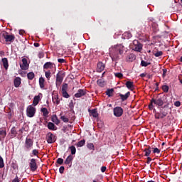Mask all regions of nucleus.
Here are the masks:
<instances>
[{"instance_id":"obj_38","label":"nucleus","mask_w":182,"mask_h":182,"mask_svg":"<svg viewBox=\"0 0 182 182\" xmlns=\"http://www.w3.org/2000/svg\"><path fill=\"white\" fill-rule=\"evenodd\" d=\"M11 134L14 135V136H16L17 131H16V127H15V126H14V127L11 128Z\"/></svg>"},{"instance_id":"obj_60","label":"nucleus","mask_w":182,"mask_h":182,"mask_svg":"<svg viewBox=\"0 0 182 182\" xmlns=\"http://www.w3.org/2000/svg\"><path fill=\"white\" fill-rule=\"evenodd\" d=\"M33 46H34L36 48H38V46H40V43H33Z\"/></svg>"},{"instance_id":"obj_63","label":"nucleus","mask_w":182,"mask_h":182,"mask_svg":"<svg viewBox=\"0 0 182 182\" xmlns=\"http://www.w3.org/2000/svg\"><path fill=\"white\" fill-rule=\"evenodd\" d=\"M180 82L182 84V75L181 77H178Z\"/></svg>"},{"instance_id":"obj_33","label":"nucleus","mask_w":182,"mask_h":182,"mask_svg":"<svg viewBox=\"0 0 182 182\" xmlns=\"http://www.w3.org/2000/svg\"><path fill=\"white\" fill-rule=\"evenodd\" d=\"M114 92V90L113 88H112V89H107V90L106 91V95H107L108 97H112Z\"/></svg>"},{"instance_id":"obj_24","label":"nucleus","mask_w":182,"mask_h":182,"mask_svg":"<svg viewBox=\"0 0 182 182\" xmlns=\"http://www.w3.org/2000/svg\"><path fill=\"white\" fill-rule=\"evenodd\" d=\"M72 161H73V155H68V156L65 159L64 164H72Z\"/></svg>"},{"instance_id":"obj_11","label":"nucleus","mask_w":182,"mask_h":182,"mask_svg":"<svg viewBox=\"0 0 182 182\" xmlns=\"http://www.w3.org/2000/svg\"><path fill=\"white\" fill-rule=\"evenodd\" d=\"M29 167L31 171H36V170H38V166L36 159L33 158L30 160Z\"/></svg>"},{"instance_id":"obj_10","label":"nucleus","mask_w":182,"mask_h":182,"mask_svg":"<svg viewBox=\"0 0 182 182\" xmlns=\"http://www.w3.org/2000/svg\"><path fill=\"white\" fill-rule=\"evenodd\" d=\"M68 83H63L61 92L64 98H69V97H70V95L68 93Z\"/></svg>"},{"instance_id":"obj_8","label":"nucleus","mask_w":182,"mask_h":182,"mask_svg":"<svg viewBox=\"0 0 182 182\" xmlns=\"http://www.w3.org/2000/svg\"><path fill=\"white\" fill-rule=\"evenodd\" d=\"M36 113V108L35 107H33L32 105L27 107L26 114L28 117H33Z\"/></svg>"},{"instance_id":"obj_39","label":"nucleus","mask_w":182,"mask_h":182,"mask_svg":"<svg viewBox=\"0 0 182 182\" xmlns=\"http://www.w3.org/2000/svg\"><path fill=\"white\" fill-rule=\"evenodd\" d=\"M4 161L2 156L0 155V168H4Z\"/></svg>"},{"instance_id":"obj_27","label":"nucleus","mask_w":182,"mask_h":182,"mask_svg":"<svg viewBox=\"0 0 182 182\" xmlns=\"http://www.w3.org/2000/svg\"><path fill=\"white\" fill-rule=\"evenodd\" d=\"M39 85H40V87L41 89L45 88V79L43 77H41L39 79Z\"/></svg>"},{"instance_id":"obj_29","label":"nucleus","mask_w":182,"mask_h":182,"mask_svg":"<svg viewBox=\"0 0 182 182\" xmlns=\"http://www.w3.org/2000/svg\"><path fill=\"white\" fill-rule=\"evenodd\" d=\"M97 84L98 85V86H100L101 87H103L105 86V82L104 80H102V79L97 80Z\"/></svg>"},{"instance_id":"obj_36","label":"nucleus","mask_w":182,"mask_h":182,"mask_svg":"<svg viewBox=\"0 0 182 182\" xmlns=\"http://www.w3.org/2000/svg\"><path fill=\"white\" fill-rule=\"evenodd\" d=\"M70 150L71 151V154L74 155L76 153V147L74 146V145H71V146L69 147Z\"/></svg>"},{"instance_id":"obj_3","label":"nucleus","mask_w":182,"mask_h":182,"mask_svg":"<svg viewBox=\"0 0 182 182\" xmlns=\"http://www.w3.org/2000/svg\"><path fill=\"white\" fill-rule=\"evenodd\" d=\"M166 105L159 108V113L156 114V119H163L168 115V109H167Z\"/></svg>"},{"instance_id":"obj_62","label":"nucleus","mask_w":182,"mask_h":182,"mask_svg":"<svg viewBox=\"0 0 182 182\" xmlns=\"http://www.w3.org/2000/svg\"><path fill=\"white\" fill-rule=\"evenodd\" d=\"M146 73H141V75H140V77H146Z\"/></svg>"},{"instance_id":"obj_45","label":"nucleus","mask_w":182,"mask_h":182,"mask_svg":"<svg viewBox=\"0 0 182 182\" xmlns=\"http://www.w3.org/2000/svg\"><path fill=\"white\" fill-rule=\"evenodd\" d=\"M87 146L90 150H93L95 149V146H94L93 143H88Z\"/></svg>"},{"instance_id":"obj_35","label":"nucleus","mask_w":182,"mask_h":182,"mask_svg":"<svg viewBox=\"0 0 182 182\" xmlns=\"http://www.w3.org/2000/svg\"><path fill=\"white\" fill-rule=\"evenodd\" d=\"M45 75L46 77L47 78L48 80H50V77H51V72L50 70H48V71L45 72Z\"/></svg>"},{"instance_id":"obj_16","label":"nucleus","mask_w":182,"mask_h":182,"mask_svg":"<svg viewBox=\"0 0 182 182\" xmlns=\"http://www.w3.org/2000/svg\"><path fill=\"white\" fill-rule=\"evenodd\" d=\"M105 65L103 62H98L97 65V70L98 73H102V71L105 70Z\"/></svg>"},{"instance_id":"obj_6","label":"nucleus","mask_w":182,"mask_h":182,"mask_svg":"<svg viewBox=\"0 0 182 182\" xmlns=\"http://www.w3.org/2000/svg\"><path fill=\"white\" fill-rule=\"evenodd\" d=\"M33 146V139H29L28 137L26 138L24 148L26 151L31 150Z\"/></svg>"},{"instance_id":"obj_46","label":"nucleus","mask_w":182,"mask_h":182,"mask_svg":"<svg viewBox=\"0 0 182 182\" xmlns=\"http://www.w3.org/2000/svg\"><path fill=\"white\" fill-rule=\"evenodd\" d=\"M64 160L62 158H58L57 159V164H63Z\"/></svg>"},{"instance_id":"obj_19","label":"nucleus","mask_w":182,"mask_h":182,"mask_svg":"<svg viewBox=\"0 0 182 182\" xmlns=\"http://www.w3.org/2000/svg\"><path fill=\"white\" fill-rule=\"evenodd\" d=\"M144 152H145V154H144L145 156H150L151 153V146H150V145L146 146V147L144 150Z\"/></svg>"},{"instance_id":"obj_18","label":"nucleus","mask_w":182,"mask_h":182,"mask_svg":"<svg viewBox=\"0 0 182 182\" xmlns=\"http://www.w3.org/2000/svg\"><path fill=\"white\" fill-rule=\"evenodd\" d=\"M14 86L16 87V88H18V87L21 86V78L19 77H16L14 80Z\"/></svg>"},{"instance_id":"obj_2","label":"nucleus","mask_w":182,"mask_h":182,"mask_svg":"<svg viewBox=\"0 0 182 182\" xmlns=\"http://www.w3.org/2000/svg\"><path fill=\"white\" fill-rule=\"evenodd\" d=\"M124 52V46H116L113 48V53L112 59L116 60L119 59V54L122 55Z\"/></svg>"},{"instance_id":"obj_7","label":"nucleus","mask_w":182,"mask_h":182,"mask_svg":"<svg viewBox=\"0 0 182 182\" xmlns=\"http://www.w3.org/2000/svg\"><path fill=\"white\" fill-rule=\"evenodd\" d=\"M113 114L116 117H121V116H122L124 114V109L119 106L114 107Z\"/></svg>"},{"instance_id":"obj_26","label":"nucleus","mask_w":182,"mask_h":182,"mask_svg":"<svg viewBox=\"0 0 182 182\" xmlns=\"http://www.w3.org/2000/svg\"><path fill=\"white\" fill-rule=\"evenodd\" d=\"M52 122L55 123L56 125H58L60 123V121L58 119L57 115L52 116Z\"/></svg>"},{"instance_id":"obj_4","label":"nucleus","mask_w":182,"mask_h":182,"mask_svg":"<svg viewBox=\"0 0 182 182\" xmlns=\"http://www.w3.org/2000/svg\"><path fill=\"white\" fill-rule=\"evenodd\" d=\"M1 38H4L6 42L9 44H11L13 42H14L15 38H16L15 35L9 34L8 31H3V33H1Z\"/></svg>"},{"instance_id":"obj_48","label":"nucleus","mask_w":182,"mask_h":182,"mask_svg":"<svg viewBox=\"0 0 182 182\" xmlns=\"http://www.w3.org/2000/svg\"><path fill=\"white\" fill-rule=\"evenodd\" d=\"M20 181H21V180L19 179V176H16V178H14V179L12 180L11 182H20Z\"/></svg>"},{"instance_id":"obj_49","label":"nucleus","mask_w":182,"mask_h":182,"mask_svg":"<svg viewBox=\"0 0 182 182\" xmlns=\"http://www.w3.org/2000/svg\"><path fill=\"white\" fill-rule=\"evenodd\" d=\"M161 152V150L158 147H155L153 150V153H157L159 154Z\"/></svg>"},{"instance_id":"obj_28","label":"nucleus","mask_w":182,"mask_h":182,"mask_svg":"<svg viewBox=\"0 0 182 182\" xmlns=\"http://www.w3.org/2000/svg\"><path fill=\"white\" fill-rule=\"evenodd\" d=\"M27 78L29 80H33L35 78V73H34V72H28V73H27Z\"/></svg>"},{"instance_id":"obj_25","label":"nucleus","mask_w":182,"mask_h":182,"mask_svg":"<svg viewBox=\"0 0 182 182\" xmlns=\"http://www.w3.org/2000/svg\"><path fill=\"white\" fill-rule=\"evenodd\" d=\"M0 136L3 139L6 136V128H0Z\"/></svg>"},{"instance_id":"obj_56","label":"nucleus","mask_w":182,"mask_h":182,"mask_svg":"<svg viewBox=\"0 0 182 182\" xmlns=\"http://www.w3.org/2000/svg\"><path fill=\"white\" fill-rule=\"evenodd\" d=\"M107 170V166H102L101 167V171L102 172H105Z\"/></svg>"},{"instance_id":"obj_40","label":"nucleus","mask_w":182,"mask_h":182,"mask_svg":"<svg viewBox=\"0 0 182 182\" xmlns=\"http://www.w3.org/2000/svg\"><path fill=\"white\" fill-rule=\"evenodd\" d=\"M91 114H92L93 117H97L99 116V114H97V109H92L91 111Z\"/></svg>"},{"instance_id":"obj_51","label":"nucleus","mask_w":182,"mask_h":182,"mask_svg":"<svg viewBox=\"0 0 182 182\" xmlns=\"http://www.w3.org/2000/svg\"><path fill=\"white\" fill-rule=\"evenodd\" d=\"M58 61L59 62V63H65V58H58Z\"/></svg>"},{"instance_id":"obj_32","label":"nucleus","mask_w":182,"mask_h":182,"mask_svg":"<svg viewBox=\"0 0 182 182\" xmlns=\"http://www.w3.org/2000/svg\"><path fill=\"white\" fill-rule=\"evenodd\" d=\"M125 85L128 89L134 88V82H132V81H127Z\"/></svg>"},{"instance_id":"obj_21","label":"nucleus","mask_w":182,"mask_h":182,"mask_svg":"<svg viewBox=\"0 0 182 182\" xmlns=\"http://www.w3.org/2000/svg\"><path fill=\"white\" fill-rule=\"evenodd\" d=\"M136 59V55L135 54L130 53L127 56V61L128 62H133L134 60Z\"/></svg>"},{"instance_id":"obj_64","label":"nucleus","mask_w":182,"mask_h":182,"mask_svg":"<svg viewBox=\"0 0 182 182\" xmlns=\"http://www.w3.org/2000/svg\"><path fill=\"white\" fill-rule=\"evenodd\" d=\"M147 182H156L154 180H149Z\"/></svg>"},{"instance_id":"obj_1","label":"nucleus","mask_w":182,"mask_h":182,"mask_svg":"<svg viewBox=\"0 0 182 182\" xmlns=\"http://www.w3.org/2000/svg\"><path fill=\"white\" fill-rule=\"evenodd\" d=\"M154 104L157 106L158 108L161 107L163 105H164V99L161 97H157L156 99L152 98L151 99V102L149 105V109L152 110L154 109Z\"/></svg>"},{"instance_id":"obj_17","label":"nucleus","mask_w":182,"mask_h":182,"mask_svg":"<svg viewBox=\"0 0 182 182\" xmlns=\"http://www.w3.org/2000/svg\"><path fill=\"white\" fill-rule=\"evenodd\" d=\"M129 96H130V91H128L125 95L119 94V97L122 102H124L125 100H128Z\"/></svg>"},{"instance_id":"obj_58","label":"nucleus","mask_w":182,"mask_h":182,"mask_svg":"<svg viewBox=\"0 0 182 182\" xmlns=\"http://www.w3.org/2000/svg\"><path fill=\"white\" fill-rule=\"evenodd\" d=\"M153 109H154V113L155 114V119H156V114L159 113V112L156 111V108H154V106Z\"/></svg>"},{"instance_id":"obj_52","label":"nucleus","mask_w":182,"mask_h":182,"mask_svg":"<svg viewBox=\"0 0 182 182\" xmlns=\"http://www.w3.org/2000/svg\"><path fill=\"white\" fill-rule=\"evenodd\" d=\"M181 102H179V101H177V102H174V105H175L176 107H181Z\"/></svg>"},{"instance_id":"obj_13","label":"nucleus","mask_w":182,"mask_h":182,"mask_svg":"<svg viewBox=\"0 0 182 182\" xmlns=\"http://www.w3.org/2000/svg\"><path fill=\"white\" fill-rule=\"evenodd\" d=\"M22 64H20V68L22 70H28L29 68V64L28 63L27 58H22Z\"/></svg>"},{"instance_id":"obj_20","label":"nucleus","mask_w":182,"mask_h":182,"mask_svg":"<svg viewBox=\"0 0 182 182\" xmlns=\"http://www.w3.org/2000/svg\"><path fill=\"white\" fill-rule=\"evenodd\" d=\"M54 64L52 62H46L43 65L44 70L52 69L53 68Z\"/></svg>"},{"instance_id":"obj_22","label":"nucleus","mask_w":182,"mask_h":182,"mask_svg":"<svg viewBox=\"0 0 182 182\" xmlns=\"http://www.w3.org/2000/svg\"><path fill=\"white\" fill-rule=\"evenodd\" d=\"M1 62H2V63H3V66L4 67V68H5L6 70H7L8 68L9 67L8 58H2V59H1Z\"/></svg>"},{"instance_id":"obj_59","label":"nucleus","mask_w":182,"mask_h":182,"mask_svg":"<svg viewBox=\"0 0 182 182\" xmlns=\"http://www.w3.org/2000/svg\"><path fill=\"white\" fill-rule=\"evenodd\" d=\"M23 129H25V128H21L18 131V133H20V134H23Z\"/></svg>"},{"instance_id":"obj_14","label":"nucleus","mask_w":182,"mask_h":182,"mask_svg":"<svg viewBox=\"0 0 182 182\" xmlns=\"http://www.w3.org/2000/svg\"><path fill=\"white\" fill-rule=\"evenodd\" d=\"M86 94H87V92H86L85 89H79L77 90V94L75 95V97L76 98H80L81 97L85 96V95H86Z\"/></svg>"},{"instance_id":"obj_47","label":"nucleus","mask_w":182,"mask_h":182,"mask_svg":"<svg viewBox=\"0 0 182 182\" xmlns=\"http://www.w3.org/2000/svg\"><path fill=\"white\" fill-rule=\"evenodd\" d=\"M38 151L35 149L34 150L32 151V154L33 156H38Z\"/></svg>"},{"instance_id":"obj_50","label":"nucleus","mask_w":182,"mask_h":182,"mask_svg":"<svg viewBox=\"0 0 182 182\" xmlns=\"http://www.w3.org/2000/svg\"><path fill=\"white\" fill-rule=\"evenodd\" d=\"M64 171H65V168H64V166H60V167L59 168V172H60V173H64Z\"/></svg>"},{"instance_id":"obj_23","label":"nucleus","mask_w":182,"mask_h":182,"mask_svg":"<svg viewBox=\"0 0 182 182\" xmlns=\"http://www.w3.org/2000/svg\"><path fill=\"white\" fill-rule=\"evenodd\" d=\"M41 100V96H39V95L38 96H35L33 97V106H37V105H38V102Z\"/></svg>"},{"instance_id":"obj_55","label":"nucleus","mask_w":182,"mask_h":182,"mask_svg":"<svg viewBox=\"0 0 182 182\" xmlns=\"http://www.w3.org/2000/svg\"><path fill=\"white\" fill-rule=\"evenodd\" d=\"M126 35L128 36V38H132V35L131 34V33H129L128 31H127L126 33H124V36H126Z\"/></svg>"},{"instance_id":"obj_30","label":"nucleus","mask_w":182,"mask_h":182,"mask_svg":"<svg viewBox=\"0 0 182 182\" xmlns=\"http://www.w3.org/2000/svg\"><path fill=\"white\" fill-rule=\"evenodd\" d=\"M48 127L49 129H51L52 131H55V129H56L54 122L52 123L51 122H49V123L48 124Z\"/></svg>"},{"instance_id":"obj_15","label":"nucleus","mask_w":182,"mask_h":182,"mask_svg":"<svg viewBox=\"0 0 182 182\" xmlns=\"http://www.w3.org/2000/svg\"><path fill=\"white\" fill-rule=\"evenodd\" d=\"M52 101L54 104L59 105L60 102V99L58 97V94H53L52 95Z\"/></svg>"},{"instance_id":"obj_43","label":"nucleus","mask_w":182,"mask_h":182,"mask_svg":"<svg viewBox=\"0 0 182 182\" xmlns=\"http://www.w3.org/2000/svg\"><path fill=\"white\" fill-rule=\"evenodd\" d=\"M60 119H62V121L64 122V123H68L69 122V118L65 117V116H61Z\"/></svg>"},{"instance_id":"obj_31","label":"nucleus","mask_w":182,"mask_h":182,"mask_svg":"<svg viewBox=\"0 0 182 182\" xmlns=\"http://www.w3.org/2000/svg\"><path fill=\"white\" fill-rule=\"evenodd\" d=\"M85 139H81V141H80L76 144V146L78 148H81L82 146H85Z\"/></svg>"},{"instance_id":"obj_53","label":"nucleus","mask_w":182,"mask_h":182,"mask_svg":"<svg viewBox=\"0 0 182 182\" xmlns=\"http://www.w3.org/2000/svg\"><path fill=\"white\" fill-rule=\"evenodd\" d=\"M166 73H167V69H164L163 70V75H162L163 78H165V77L166 75Z\"/></svg>"},{"instance_id":"obj_61","label":"nucleus","mask_w":182,"mask_h":182,"mask_svg":"<svg viewBox=\"0 0 182 182\" xmlns=\"http://www.w3.org/2000/svg\"><path fill=\"white\" fill-rule=\"evenodd\" d=\"M153 21H154V19H149V26H151V25L153 24Z\"/></svg>"},{"instance_id":"obj_57","label":"nucleus","mask_w":182,"mask_h":182,"mask_svg":"<svg viewBox=\"0 0 182 182\" xmlns=\"http://www.w3.org/2000/svg\"><path fill=\"white\" fill-rule=\"evenodd\" d=\"M19 34H20V35H23V34H25V31H23V29H21V30L19 31Z\"/></svg>"},{"instance_id":"obj_37","label":"nucleus","mask_w":182,"mask_h":182,"mask_svg":"<svg viewBox=\"0 0 182 182\" xmlns=\"http://www.w3.org/2000/svg\"><path fill=\"white\" fill-rule=\"evenodd\" d=\"M151 65V63L150 62H146L144 61V60H142L141 61V65L142 67H148V65Z\"/></svg>"},{"instance_id":"obj_54","label":"nucleus","mask_w":182,"mask_h":182,"mask_svg":"<svg viewBox=\"0 0 182 182\" xmlns=\"http://www.w3.org/2000/svg\"><path fill=\"white\" fill-rule=\"evenodd\" d=\"M151 161H152V159L150 158L149 156H147V161H146V164H150V162H151Z\"/></svg>"},{"instance_id":"obj_12","label":"nucleus","mask_w":182,"mask_h":182,"mask_svg":"<svg viewBox=\"0 0 182 182\" xmlns=\"http://www.w3.org/2000/svg\"><path fill=\"white\" fill-rule=\"evenodd\" d=\"M46 140L48 144L55 143L56 141V136L54 134L49 132L46 135Z\"/></svg>"},{"instance_id":"obj_41","label":"nucleus","mask_w":182,"mask_h":182,"mask_svg":"<svg viewBox=\"0 0 182 182\" xmlns=\"http://www.w3.org/2000/svg\"><path fill=\"white\" fill-rule=\"evenodd\" d=\"M114 75L117 78H119V79L123 78V73H122L121 72H117V73H114Z\"/></svg>"},{"instance_id":"obj_9","label":"nucleus","mask_w":182,"mask_h":182,"mask_svg":"<svg viewBox=\"0 0 182 182\" xmlns=\"http://www.w3.org/2000/svg\"><path fill=\"white\" fill-rule=\"evenodd\" d=\"M63 79H64V73H60V72L57 73L56 79H55V85L57 87L60 86V85H62Z\"/></svg>"},{"instance_id":"obj_34","label":"nucleus","mask_w":182,"mask_h":182,"mask_svg":"<svg viewBox=\"0 0 182 182\" xmlns=\"http://www.w3.org/2000/svg\"><path fill=\"white\" fill-rule=\"evenodd\" d=\"M41 112L43 114V116H48L49 112L48 111L47 108H41Z\"/></svg>"},{"instance_id":"obj_42","label":"nucleus","mask_w":182,"mask_h":182,"mask_svg":"<svg viewBox=\"0 0 182 182\" xmlns=\"http://www.w3.org/2000/svg\"><path fill=\"white\" fill-rule=\"evenodd\" d=\"M162 90H164V92H168V90H169L168 85H162Z\"/></svg>"},{"instance_id":"obj_5","label":"nucleus","mask_w":182,"mask_h":182,"mask_svg":"<svg viewBox=\"0 0 182 182\" xmlns=\"http://www.w3.org/2000/svg\"><path fill=\"white\" fill-rule=\"evenodd\" d=\"M142 48H143V46L141 43L139 42V41L138 40L133 41L132 50H134V51L140 52L141 51Z\"/></svg>"},{"instance_id":"obj_44","label":"nucleus","mask_w":182,"mask_h":182,"mask_svg":"<svg viewBox=\"0 0 182 182\" xmlns=\"http://www.w3.org/2000/svg\"><path fill=\"white\" fill-rule=\"evenodd\" d=\"M154 55L156 57H159V56L163 55V52H162V50H157V52H156V53H154Z\"/></svg>"}]
</instances>
